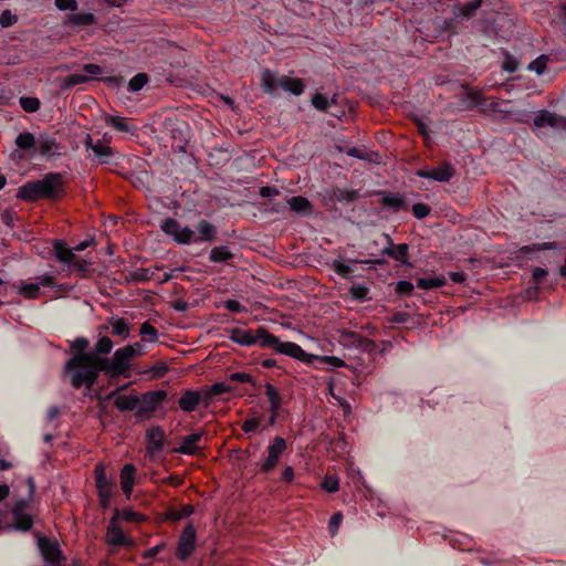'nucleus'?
I'll return each mask as SVG.
<instances>
[{
  "instance_id": "nucleus-1",
  "label": "nucleus",
  "mask_w": 566,
  "mask_h": 566,
  "mask_svg": "<svg viewBox=\"0 0 566 566\" xmlns=\"http://www.w3.org/2000/svg\"><path fill=\"white\" fill-rule=\"evenodd\" d=\"M63 176L61 174H48L41 180L29 181L21 186L17 197L27 201L41 198L55 199L63 195Z\"/></svg>"
},
{
  "instance_id": "nucleus-2",
  "label": "nucleus",
  "mask_w": 566,
  "mask_h": 566,
  "mask_svg": "<svg viewBox=\"0 0 566 566\" xmlns=\"http://www.w3.org/2000/svg\"><path fill=\"white\" fill-rule=\"evenodd\" d=\"M65 371L70 375L71 384L75 388L82 386L92 387L96 381L102 365L91 359L87 354H75L65 365Z\"/></svg>"
},
{
  "instance_id": "nucleus-3",
  "label": "nucleus",
  "mask_w": 566,
  "mask_h": 566,
  "mask_svg": "<svg viewBox=\"0 0 566 566\" xmlns=\"http://www.w3.org/2000/svg\"><path fill=\"white\" fill-rule=\"evenodd\" d=\"M91 242L92 241L85 240L76 244L74 248H69L65 242L56 240L53 244L54 254L56 259L62 263L73 265L81 271H85L90 266V263L84 260H77L75 252L85 250L91 244Z\"/></svg>"
},
{
  "instance_id": "nucleus-4",
  "label": "nucleus",
  "mask_w": 566,
  "mask_h": 566,
  "mask_svg": "<svg viewBox=\"0 0 566 566\" xmlns=\"http://www.w3.org/2000/svg\"><path fill=\"white\" fill-rule=\"evenodd\" d=\"M27 482L29 486V500L18 501L12 509V515L14 520L13 526L20 531H29L33 525V518L29 513L25 512V510L28 509L29 503L31 502L34 494L35 483L32 476H29Z\"/></svg>"
},
{
  "instance_id": "nucleus-5",
  "label": "nucleus",
  "mask_w": 566,
  "mask_h": 566,
  "mask_svg": "<svg viewBox=\"0 0 566 566\" xmlns=\"http://www.w3.org/2000/svg\"><path fill=\"white\" fill-rule=\"evenodd\" d=\"M132 359L127 353L122 348H118L111 358L106 359L105 364L102 365V371L109 378L119 376H128Z\"/></svg>"
},
{
  "instance_id": "nucleus-6",
  "label": "nucleus",
  "mask_w": 566,
  "mask_h": 566,
  "mask_svg": "<svg viewBox=\"0 0 566 566\" xmlns=\"http://www.w3.org/2000/svg\"><path fill=\"white\" fill-rule=\"evenodd\" d=\"M94 474L99 502L103 507H107L113 496L115 483L106 475L105 467L102 463L95 467Z\"/></svg>"
},
{
  "instance_id": "nucleus-7",
  "label": "nucleus",
  "mask_w": 566,
  "mask_h": 566,
  "mask_svg": "<svg viewBox=\"0 0 566 566\" xmlns=\"http://www.w3.org/2000/svg\"><path fill=\"white\" fill-rule=\"evenodd\" d=\"M161 228L179 243L197 242L195 232L189 227H184L174 219L165 220Z\"/></svg>"
},
{
  "instance_id": "nucleus-8",
  "label": "nucleus",
  "mask_w": 566,
  "mask_h": 566,
  "mask_svg": "<svg viewBox=\"0 0 566 566\" xmlns=\"http://www.w3.org/2000/svg\"><path fill=\"white\" fill-rule=\"evenodd\" d=\"M286 450V442L282 437H275L268 448V457L261 465L263 472L272 471L279 463L282 454Z\"/></svg>"
},
{
  "instance_id": "nucleus-9",
  "label": "nucleus",
  "mask_w": 566,
  "mask_h": 566,
  "mask_svg": "<svg viewBox=\"0 0 566 566\" xmlns=\"http://www.w3.org/2000/svg\"><path fill=\"white\" fill-rule=\"evenodd\" d=\"M195 543L196 530L192 524H187L178 541L177 556L181 560L188 558L193 552Z\"/></svg>"
},
{
  "instance_id": "nucleus-10",
  "label": "nucleus",
  "mask_w": 566,
  "mask_h": 566,
  "mask_svg": "<svg viewBox=\"0 0 566 566\" xmlns=\"http://www.w3.org/2000/svg\"><path fill=\"white\" fill-rule=\"evenodd\" d=\"M166 398V390H155L144 394L142 397L138 398V412L145 413L155 411Z\"/></svg>"
},
{
  "instance_id": "nucleus-11",
  "label": "nucleus",
  "mask_w": 566,
  "mask_h": 566,
  "mask_svg": "<svg viewBox=\"0 0 566 566\" xmlns=\"http://www.w3.org/2000/svg\"><path fill=\"white\" fill-rule=\"evenodd\" d=\"M85 146L93 151L94 157L99 164H108L113 155L112 148L104 140H93L91 135L85 137Z\"/></svg>"
},
{
  "instance_id": "nucleus-12",
  "label": "nucleus",
  "mask_w": 566,
  "mask_h": 566,
  "mask_svg": "<svg viewBox=\"0 0 566 566\" xmlns=\"http://www.w3.org/2000/svg\"><path fill=\"white\" fill-rule=\"evenodd\" d=\"M203 437V431L191 433L185 437L180 446L175 449V452L186 454V455H195L199 453L205 447L201 446Z\"/></svg>"
},
{
  "instance_id": "nucleus-13",
  "label": "nucleus",
  "mask_w": 566,
  "mask_h": 566,
  "mask_svg": "<svg viewBox=\"0 0 566 566\" xmlns=\"http://www.w3.org/2000/svg\"><path fill=\"white\" fill-rule=\"evenodd\" d=\"M53 284V276L49 274L40 275L35 282L23 283L19 289V293L27 298H36L40 294V286H51Z\"/></svg>"
},
{
  "instance_id": "nucleus-14",
  "label": "nucleus",
  "mask_w": 566,
  "mask_h": 566,
  "mask_svg": "<svg viewBox=\"0 0 566 566\" xmlns=\"http://www.w3.org/2000/svg\"><path fill=\"white\" fill-rule=\"evenodd\" d=\"M534 125L536 127L551 126L556 130L566 132V118L547 111H542L534 118Z\"/></svg>"
},
{
  "instance_id": "nucleus-15",
  "label": "nucleus",
  "mask_w": 566,
  "mask_h": 566,
  "mask_svg": "<svg viewBox=\"0 0 566 566\" xmlns=\"http://www.w3.org/2000/svg\"><path fill=\"white\" fill-rule=\"evenodd\" d=\"M417 175L422 178H429L440 182H446L453 177L454 169L450 164H443L437 168L419 170Z\"/></svg>"
},
{
  "instance_id": "nucleus-16",
  "label": "nucleus",
  "mask_w": 566,
  "mask_h": 566,
  "mask_svg": "<svg viewBox=\"0 0 566 566\" xmlns=\"http://www.w3.org/2000/svg\"><path fill=\"white\" fill-rule=\"evenodd\" d=\"M275 352L295 358L300 361H310V359L313 357L305 353L301 346L292 342L279 340V345L276 346Z\"/></svg>"
},
{
  "instance_id": "nucleus-17",
  "label": "nucleus",
  "mask_w": 566,
  "mask_h": 566,
  "mask_svg": "<svg viewBox=\"0 0 566 566\" xmlns=\"http://www.w3.org/2000/svg\"><path fill=\"white\" fill-rule=\"evenodd\" d=\"M114 347L113 342L107 336L101 337L92 352L87 353L91 359H94V361H97L99 365H104L107 357H103L104 355H107L112 352Z\"/></svg>"
},
{
  "instance_id": "nucleus-18",
  "label": "nucleus",
  "mask_w": 566,
  "mask_h": 566,
  "mask_svg": "<svg viewBox=\"0 0 566 566\" xmlns=\"http://www.w3.org/2000/svg\"><path fill=\"white\" fill-rule=\"evenodd\" d=\"M202 396L196 390H186L178 399L179 408L185 412L195 411L200 405Z\"/></svg>"
},
{
  "instance_id": "nucleus-19",
  "label": "nucleus",
  "mask_w": 566,
  "mask_h": 566,
  "mask_svg": "<svg viewBox=\"0 0 566 566\" xmlns=\"http://www.w3.org/2000/svg\"><path fill=\"white\" fill-rule=\"evenodd\" d=\"M165 431L160 427H153L147 432V450L153 455L159 452L165 442Z\"/></svg>"
},
{
  "instance_id": "nucleus-20",
  "label": "nucleus",
  "mask_w": 566,
  "mask_h": 566,
  "mask_svg": "<svg viewBox=\"0 0 566 566\" xmlns=\"http://www.w3.org/2000/svg\"><path fill=\"white\" fill-rule=\"evenodd\" d=\"M135 474L136 469L130 463L125 464L120 471V486L126 497H130L132 495L135 484Z\"/></svg>"
},
{
  "instance_id": "nucleus-21",
  "label": "nucleus",
  "mask_w": 566,
  "mask_h": 566,
  "mask_svg": "<svg viewBox=\"0 0 566 566\" xmlns=\"http://www.w3.org/2000/svg\"><path fill=\"white\" fill-rule=\"evenodd\" d=\"M105 123L122 133H126L133 136H135L137 133V127L122 116L106 115Z\"/></svg>"
},
{
  "instance_id": "nucleus-22",
  "label": "nucleus",
  "mask_w": 566,
  "mask_h": 566,
  "mask_svg": "<svg viewBox=\"0 0 566 566\" xmlns=\"http://www.w3.org/2000/svg\"><path fill=\"white\" fill-rule=\"evenodd\" d=\"M39 547L45 560L50 564H54L60 558V551L51 543L46 537L39 538Z\"/></svg>"
},
{
  "instance_id": "nucleus-23",
  "label": "nucleus",
  "mask_w": 566,
  "mask_h": 566,
  "mask_svg": "<svg viewBox=\"0 0 566 566\" xmlns=\"http://www.w3.org/2000/svg\"><path fill=\"white\" fill-rule=\"evenodd\" d=\"M35 150H39L43 156L55 154L57 150L55 139L49 135L41 134L36 139Z\"/></svg>"
},
{
  "instance_id": "nucleus-24",
  "label": "nucleus",
  "mask_w": 566,
  "mask_h": 566,
  "mask_svg": "<svg viewBox=\"0 0 566 566\" xmlns=\"http://www.w3.org/2000/svg\"><path fill=\"white\" fill-rule=\"evenodd\" d=\"M287 205L297 214L310 216L312 213V205L305 197H292L287 200Z\"/></svg>"
},
{
  "instance_id": "nucleus-25",
  "label": "nucleus",
  "mask_w": 566,
  "mask_h": 566,
  "mask_svg": "<svg viewBox=\"0 0 566 566\" xmlns=\"http://www.w3.org/2000/svg\"><path fill=\"white\" fill-rule=\"evenodd\" d=\"M279 338L270 333H268L264 328L260 327L256 329L254 334V345L258 344L262 347H269L276 349L279 345Z\"/></svg>"
},
{
  "instance_id": "nucleus-26",
  "label": "nucleus",
  "mask_w": 566,
  "mask_h": 566,
  "mask_svg": "<svg viewBox=\"0 0 566 566\" xmlns=\"http://www.w3.org/2000/svg\"><path fill=\"white\" fill-rule=\"evenodd\" d=\"M279 85L282 90L291 92L294 95H301L304 91L302 80L296 77L281 76L279 77Z\"/></svg>"
},
{
  "instance_id": "nucleus-27",
  "label": "nucleus",
  "mask_w": 566,
  "mask_h": 566,
  "mask_svg": "<svg viewBox=\"0 0 566 566\" xmlns=\"http://www.w3.org/2000/svg\"><path fill=\"white\" fill-rule=\"evenodd\" d=\"M114 405L119 411H132V410L138 411L139 399H138V397L133 396V395L117 396L115 398Z\"/></svg>"
},
{
  "instance_id": "nucleus-28",
  "label": "nucleus",
  "mask_w": 566,
  "mask_h": 566,
  "mask_svg": "<svg viewBox=\"0 0 566 566\" xmlns=\"http://www.w3.org/2000/svg\"><path fill=\"white\" fill-rule=\"evenodd\" d=\"M381 203L392 209L394 211H399L401 209H406L403 197L399 193L392 192H384L381 193Z\"/></svg>"
},
{
  "instance_id": "nucleus-29",
  "label": "nucleus",
  "mask_w": 566,
  "mask_h": 566,
  "mask_svg": "<svg viewBox=\"0 0 566 566\" xmlns=\"http://www.w3.org/2000/svg\"><path fill=\"white\" fill-rule=\"evenodd\" d=\"M95 22V17L90 12L72 13L66 17L65 24L67 25H91Z\"/></svg>"
},
{
  "instance_id": "nucleus-30",
  "label": "nucleus",
  "mask_w": 566,
  "mask_h": 566,
  "mask_svg": "<svg viewBox=\"0 0 566 566\" xmlns=\"http://www.w3.org/2000/svg\"><path fill=\"white\" fill-rule=\"evenodd\" d=\"M230 339L239 345H254V335L250 331L233 328L230 332Z\"/></svg>"
},
{
  "instance_id": "nucleus-31",
  "label": "nucleus",
  "mask_w": 566,
  "mask_h": 566,
  "mask_svg": "<svg viewBox=\"0 0 566 566\" xmlns=\"http://www.w3.org/2000/svg\"><path fill=\"white\" fill-rule=\"evenodd\" d=\"M482 0H473L471 2L455 7L454 14L457 18L469 19L475 14L481 7Z\"/></svg>"
},
{
  "instance_id": "nucleus-32",
  "label": "nucleus",
  "mask_w": 566,
  "mask_h": 566,
  "mask_svg": "<svg viewBox=\"0 0 566 566\" xmlns=\"http://www.w3.org/2000/svg\"><path fill=\"white\" fill-rule=\"evenodd\" d=\"M261 85L263 90L269 94H274L280 87L279 85V78L275 76V74L269 70H265L261 74Z\"/></svg>"
},
{
  "instance_id": "nucleus-33",
  "label": "nucleus",
  "mask_w": 566,
  "mask_h": 566,
  "mask_svg": "<svg viewBox=\"0 0 566 566\" xmlns=\"http://www.w3.org/2000/svg\"><path fill=\"white\" fill-rule=\"evenodd\" d=\"M199 237L196 238L198 241H211L216 237V228L206 220H201L197 227Z\"/></svg>"
},
{
  "instance_id": "nucleus-34",
  "label": "nucleus",
  "mask_w": 566,
  "mask_h": 566,
  "mask_svg": "<svg viewBox=\"0 0 566 566\" xmlns=\"http://www.w3.org/2000/svg\"><path fill=\"white\" fill-rule=\"evenodd\" d=\"M408 244L400 243L397 245H391L385 250V253L391 258H394L397 261H400L402 263H407V256H408Z\"/></svg>"
},
{
  "instance_id": "nucleus-35",
  "label": "nucleus",
  "mask_w": 566,
  "mask_h": 566,
  "mask_svg": "<svg viewBox=\"0 0 566 566\" xmlns=\"http://www.w3.org/2000/svg\"><path fill=\"white\" fill-rule=\"evenodd\" d=\"M265 395L269 399L270 410L279 411V409L282 405V398H281V395L277 391V389L273 385L268 382L265 385Z\"/></svg>"
},
{
  "instance_id": "nucleus-36",
  "label": "nucleus",
  "mask_w": 566,
  "mask_h": 566,
  "mask_svg": "<svg viewBox=\"0 0 566 566\" xmlns=\"http://www.w3.org/2000/svg\"><path fill=\"white\" fill-rule=\"evenodd\" d=\"M461 102L470 108L480 105L483 102L482 91L468 88L461 97Z\"/></svg>"
},
{
  "instance_id": "nucleus-37",
  "label": "nucleus",
  "mask_w": 566,
  "mask_h": 566,
  "mask_svg": "<svg viewBox=\"0 0 566 566\" xmlns=\"http://www.w3.org/2000/svg\"><path fill=\"white\" fill-rule=\"evenodd\" d=\"M107 542L112 545H123L126 542L123 531L114 522L108 526Z\"/></svg>"
},
{
  "instance_id": "nucleus-38",
  "label": "nucleus",
  "mask_w": 566,
  "mask_h": 566,
  "mask_svg": "<svg viewBox=\"0 0 566 566\" xmlns=\"http://www.w3.org/2000/svg\"><path fill=\"white\" fill-rule=\"evenodd\" d=\"M35 144H36V139L34 137V135L31 133H21L15 138V145L20 149H24V150L34 149L35 150Z\"/></svg>"
},
{
  "instance_id": "nucleus-39",
  "label": "nucleus",
  "mask_w": 566,
  "mask_h": 566,
  "mask_svg": "<svg viewBox=\"0 0 566 566\" xmlns=\"http://www.w3.org/2000/svg\"><path fill=\"white\" fill-rule=\"evenodd\" d=\"M88 81V76L80 73L71 74L63 77L60 82V86L63 90H69L75 85L86 83Z\"/></svg>"
},
{
  "instance_id": "nucleus-40",
  "label": "nucleus",
  "mask_w": 566,
  "mask_h": 566,
  "mask_svg": "<svg viewBox=\"0 0 566 566\" xmlns=\"http://www.w3.org/2000/svg\"><path fill=\"white\" fill-rule=\"evenodd\" d=\"M446 279L443 276L421 277L417 281V286L422 290H431L444 285Z\"/></svg>"
},
{
  "instance_id": "nucleus-41",
  "label": "nucleus",
  "mask_w": 566,
  "mask_h": 566,
  "mask_svg": "<svg viewBox=\"0 0 566 566\" xmlns=\"http://www.w3.org/2000/svg\"><path fill=\"white\" fill-rule=\"evenodd\" d=\"M112 333L114 335L120 336L122 338H127L129 335V325L123 318L113 319L112 323Z\"/></svg>"
},
{
  "instance_id": "nucleus-42",
  "label": "nucleus",
  "mask_w": 566,
  "mask_h": 566,
  "mask_svg": "<svg viewBox=\"0 0 566 566\" xmlns=\"http://www.w3.org/2000/svg\"><path fill=\"white\" fill-rule=\"evenodd\" d=\"M232 256V253L227 247H216L210 252V260L212 262H226Z\"/></svg>"
},
{
  "instance_id": "nucleus-43",
  "label": "nucleus",
  "mask_w": 566,
  "mask_h": 566,
  "mask_svg": "<svg viewBox=\"0 0 566 566\" xmlns=\"http://www.w3.org/2000/svg\"><path fill=\"white\" fill-rule=\"evenodd\" d=\"M139 333L145 340H148L150 343H156L158 339L157 329L153 325H150L148 322H145L142 324Z\"/></svg>"
},
{
  "instance_id": "nucleus-44",
  "label": "nucleus",
  "mask_w": 566,
  "mask_h": 566,
  "mask_svg": "<svg viewBox=\"0 0 566 566\" xmlns=\"http://www.w3.org/2000/svg\"><path fill=\"white\" fill-rule=\"evenodd\" d=\"M335 103V99L332 98L331 101L323 94L321 93H316L313 95L312 97V105L317 109V111H326L331 104H334Z\"/></svg>"
},
{
  "instance_id": "nucleus-45",
  "label": "nucleus",
  "mask_w": 566,
  "mask_h": 566,
  "mask_svg": "<svg viewBox=\"0 0 566 566\" xmlns=\"http://www.w3.org/2000/svg\"><path fill=\"white\" fill-rule=\"evenodd\" d=\"M547 61L548 57L546 55H539L528 64V70L535 72L537 75H542L546 70Z\"/></svg>"
},
{
  "instance_id": "nucleus-46",
  "label": "nucleus",
  "mask_w": 566,
  "mask_h": 566,
  "mask_svg": "<svg viewBox=\"0 0 566 566\" xmlns=\"http://www.w3.org/2000/svg\"><path fill=\"white\" fill-rule=\"evenodd\" d=\"M148 82V77L144 73H138L132 77L128 83V87L132 92L140 91Z\"/></svg>"
},
{
  "instance_id": "nucleus-47",
  "label": "nucleus",
  "mask_w": 566,
  "mask_h": 566,
  "mask_svg": "<svg viewBox=\"0 0 566 566\" xmlns=\"http://www.w3.org/2000/svg\"><path fill=\"white\" fill-rule=\"evenodd\" d=\"M20 105L25 112L33 113L40 108V101L36 97H21Z\"/></svg>"
},
{
  "instance_id": "nucleus-48",
  "label": "nucleus",
  "mask_w": 566,
  "mask_h": 566,
  "mask_svg": "<svg viewBox=\"0 0 566 566\" xmlns=\"http://www.w3.org/2000/svg\"><path fill=\"white\" fill-rule=\"evenodd\" d=\"M130 359L145 354V346L142 343H134L123 347Z\"/></svg>"
},
{
  "instance_id": "nucleus-49",
  "label": "nucleus",
  "mask_w": 566,
  "mask_h": 566,
  "mask_svg": "<svg viewBox=\"0 0 566 566\" xmlns=\"http://www.w3.org/2000/svg\"><path fill=\"white\" fill-rule=\"evenodd\" d=\"M322 488L328 493H334L339 488V481L335 476L327 475L322 482Z\"/></svg>"
},
{
  "instance_id": "nucleus-50",
  "label": "nucleus",
  "mask_w": 566,
  "mask_h": 566,
  "mask_svg": "<svg viewBox=\"0 0 566 566\" xmlns=\"http://www.w3.org/2000/svg\"><path fill=\"white\" fill-rule=\"evenodd\" d=\"M517 66H518V62L516 61V59L514 56H512L511 54L505 53L502 69L506 72L512 73L517 70Z\"/></svg>"
},
{
  "instance_id": "nucleus-51",
  "label": "nucleus",
  "mask_w": 566,
  "mask_h": 566,
  "mask_svg": "<svg viewBox=\"0 0 566 566\" xmlns=\"http://www.w3.org/2000/svg\"><path fill=\"white\" fill-rule=\"evenodd\" d=\"M349 293L355 300H364L368 294V289L361 284H354L350 287Z\"/></svg>"
},
{
  "instance_id": "nucleus-52",
  "label": "nucleus",
  "mask_w": 566,
  "mask_h": 566,
  "mask_svg": "<svg viewBox=\"0 0 566 566\" xmlns=\"http://www.w3.org/2000/svg\"><path fill=\"white\" fill-rule=\"evenodd\" d=\"M412 212L416 218L423 219L430 213V208L424 203H416L412 206Z\"/></svg>"
},
{
  "instance_id": "nucleus-53",
  "label": "nucleus",
  "mask_w": 566,
  "mask_h": 566,
  "mask_svg": "<svg viewBox=\"0 0 566 566\" xmlns=\"http://www.w3.org/2000/svg\"><path fill=\"white\" fill-rule=\"evenodd\" d=\"M88 346V340L84 337H77L71 345V348L76 352V354H85L84 350Z\"/></svg>"
},
{
  "instance_id": "nucleus-54",
  "label": "nucleus",
  "mask_w": 566,
  "mask_h": 566,
  "mask_svg": "<svg viewBox=\"0 0 566 566\" xmlns=\"http://www.w3.org/2000/svg\"><path fill=\"white\" fill-rule=\"evenodd\" d=\"M260 426V419L249 418L242 423V430L245 433L254 432Z\"/></svg>"
},
{
  "instance_id": "nucleus-55",
  "label": "nucleus",
  "mask_w": 566,
  "mask_h": 566,
  "mask_svg": "<svg viewBox=\"0 0 566 566\" xmlns=\"http://www.w3.org/2000/svg\"><path fill=\"white\" fill-rule=\"evenodd\" d=\"M342 520H343V516L340 513H335L331 517L329 523H328V528H329V533L332 536H334L336 534V532L338 531Z\"/></svg>"
},
{
  "instance_id": "nucleus-56",
  "label": "nucleus",
  "mask_w": 566,
  "mask_h": 566,
  "mask_svg": "<svg viewBox=\"0 0 566 566\" xmlns=\"http://www.w3.org/2000/svg\"><path fill=\"white\" fill-rule=\"evenodd\" d=\"M224 307L233 313L247 312V308L237 300H228L224 303Z\"/></svg>"
},
{
  "instance_id": "nucleus-57",
  "label": "nucleus",
  "mask_w": 566,
  "mask_h": 566,
  "mask_svg": "<svg viewBox=\"0 0 566 566\" xmlns=\"http://www.w3.org/2000/svg\"><path fill=\"white\" fill-rule=\"evenodd\" d=\"M15 21H17L15 15H13V14L11 13V11H9V10H4V11L0 14V24H1L3 28H8V27L12 25Z\"/></svg>"
},
{
  "instance_id": "nucleus-58",
  "label": "nucleus",
  "mask_w": 566,
  "mask_h": 566,
  "mask_svg": "<svg viewBox=\"0 0 566 566\" xmlns=\"http://www.w3.org/2000/svg\"><path fill=\"white\" fill-rule=\"evenodd\" d=\"M83 70L85 72L84 75H87L88 80L91 77L98 76V75H101L103 73L102 72V67L99 65L93 64V63L85 64Z\"/></svg>"
},
{
  "instance_id": "nucleus-59",
  "label": "nucleus",
  "mask_w": 566,
  "mask_h": 566,
  "mask_svg": "<svg viewBox=\"0 0 566 566\" xmlns=\"http://www.w3.org/2000/svg\"><path fill=\"white\" fill-rule=\"evenodd\" d=\"M333 268L337 274L344 277H346L352 272V268L340 261H335Z\"/></svg>"
},
{
  "instance_id": "nucleus-60",
  "label": "nucleus",
  "mask_w": 566,
  "mask_h": 566,
  "mask_svg": "<svg viewBox=\"0 0 566 566\" xmlns=\"http://www.w3.org/2000/svg\"><path fill=\"white\" fill-rule=\"evenodd\" d=\"M55 6L60 10H76L77 3L75 0H55Z\"/></svg>"
},
{
  "instance_id": "nucleus-61",
  "label": "nucleus",
  "mask_w": 566,
  "mask_h": 566,
  "mask_svg": "<svg viewBox=\"0 0 566 566\" xmlns=\"http://www.w3.org/2000/svg\"><path fill=\"white\" fill-rule=\"evenodd\" d=\"M120 517L124 520V521H127V522H132V521H140L143 518V516L136 512H133V511H129V510H125L122 512L120 514Z\"/></svg>"
},
{
  "instance_id": "nucleus-62",
  "label": "nucleus",
  "mask_w": 566,
  "mask_h": 566,
  "mask_svg": "<svg viewBox=\"0 0 566 566\" xmlns=\"http://www.w3.org/2000/svg\"><path fill=\"white\" fill-rule=\"evenodd\" d=\"M413 290V285L408 281H399L397 283V291L401 294H410Z\"/></svg>"
},
{
  "instance_id": "nucleus-63",
  "label": "nucleus",
  "mask_w": 566,
  "mask_h": 566,
  "mask_svg": "<svg viewBox=\"0 0 566 566\" xmlns=\"http://www.w3.org/2000/svg\"><path fill=\"white\" fill-rule=\"evenodd\" d=\"M228 391V387L223 382H217L211 386L210 395L218 396Z\"/></svg>"
},
{
  "instance_id": "nucleus-64",
  "label": "nucleus",
  "mask_w": 566,
  "mask_h": 566,
  "mask_svg": "<svg viewBox=\"0 0 566 566\" xmlns=\"http://www.w3.org/2000/svg\"><path fill=\"white\" fill-rule=\"evenodd\" d=\"M279 195V190L273 187H262L260 189V196L263 198H270Z\"/></svg>"
}]
</instances>
